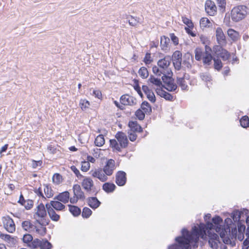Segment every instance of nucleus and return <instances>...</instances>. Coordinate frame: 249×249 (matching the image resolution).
I'll return each instance as SVG.
<instances>
[{
  "mask_svg": "<svg viewBox=\"0 0 249 249\" xmlns=\"http://www.w3.org/2000/svg\"><path fill=\"white\" fill-rule=\"evenodd\" d=\"M225 223L226 225L223 224L222 219L216 216L212 218V223L207 222L206 224L200 223L194 226L191 233L185 229H183L182 236L176 238L177 244L169 247L168 249H191L190 244L197 247L196 244L199 238L206 240L207 236L210 247L213 249H217L220 241L219 236L214 232V231L220 235L225 244H231V239L236 237L237 229L235 227H231L233 225V222L230 218H227L225 220Z\"/></svg>",
  "mask_w": 249,
  "mask_h": 249,
  "instance_id": "1",
  "label": "nucleus"
},
{
  "mask_svg": "<svg viewBox=\"0 0 249 249\" xmlns=\"http://www.w3.org/2000/svg\"><path fill=\"white\" fill-rule=\"evenodd\" d=\"M171 61V58L169 55H166L160 59L157 62L158 66H155L153 67V72L159 76L161 75H172V71L170 68Z\"/></svg>",
  "mask_w": 249,
  "mask_h": 249,
  "instance_id": "2",
  "label": "nucleus"
},
{
  "mask_svg": "<svg viewBox=\"0 0 249 249\" xmlns=\"http://www.w3.org/2000/svg\"><path fill=\"white\" fill-rule=\"evenodd\" d=\"M247 14V7L244 5H238L232 9L231 19L235 22H238L244 18Z\"/></svg>",
  "mask_w": 249,
  "mask_h": 249,
  "instance_id": "3",
  "label": "nucleus"
},
{
  "mask_svg": "<svg viewBox=\"0 0 249 249\" xmlns=\"http://www.w3.org/2000/svg\"><path fill=\"white\" fill-rule=\"evenodd\" d=\"M83 188L90 194L96 193L95 187L93 180L89 177L85 178L81 183Z\"/></svg>",
  "mask_w": 249,
  "mask_h": 249,
  "instance_id": "4",
  "label": "nucleus"
},
{
  "mask_svg": "<svg viewBox=\"0 0 249 249\" xmlns=\"http://www.w3.org/2000/svg\"><path fill=\"white\" fill-rule=\"evenodd\" d=\"M72 189L74 196L70 198V202L71 203H76L79 199H83L85 198L84 194L79 185H74Z\"/></svg>",
  "mask_w": 249,
  "mask_h": 249,
  "instance_id": "5",
  "label": "nucleus"
},
{
  "mask_svg": "<svg viewBox=\"0 0 249 249\" xmlns=\"http://www.w3.org/2000/svg\"><path fill=\"white\" fill-rule=\"evenodd\" d=\"M43 187L45 196H44L43 194V189L42 187H39L38 189H35V193L38 196L42 197V198L44 199H46V198L52 197L53 195V193L51 187H50L48 185H44Z\"/></svg>",
  "mask_w": 249,
  "mask_h": 249,
  "instance_id": "6",
  "label": "nucleus"
},
{
  "mask_svg": "<svg viewBox=\"0 0 249 249\" xmlns=\"http://www.w3.org/2000/svg\"><path fill=\"white\" fill-rule=\"evenodd\" d=\"M172 75L162 76L161 78L165 84L164 88L169 91H175L177 89V85L171 78Z\"/></svg>",
  "mask_w": 249,
  "mask_h": 249,
  "instance_id": "7",
  "label": "nucleus"
},
{
  "mask_svg": "<svg viewBox=\"0 0 249 249\" xmlns=\"http://www.w3.org/2000/svg\"><path fill=\"white\" fill-rule=\"evenodd\" d=\"M2 221L4 228L8 232L13 233L15 231L16 226L14 222L9 216H3Z\"/></svg>",
  "mask_w": 249,
  "mask_h": 249,
  "instance_id": "8",
  "label": "nucleus"
},
{
  "mask_svg": "<svg viewBox=\"0 0 249 249\" xmlns=\"http://www.w3.org/2000/svg\"><path fill=\"white\" fill-rule=\"evenodd\" d=\"M116 168L115 161L112 159H109L107 161L102 169L107 176H110L113 174Z\"/></svg>",
  "mask_w": 249,
  "mask_h": 249,
  "instance_id": "9",
  "label": "nucleus"
},
{
  "mask_svg": "<svg viewBox=\"0 0 249 249\" xmlns=\"http://www.w3.org/2000/svg\"><path fill=\"white\" fill-rule=\"evenodd\" d=\"M213 51L217 56L220 57L224 61L228 60L230 57V53L223 49L222 46H214Z\"/></svg>",
  "mask_w": 249,
  "mask_h": 249,
  "instance_id": "10",
  "label": "nucleus"
},
{
  "mask_svg": "<svg viewBox=\"0 0 249 249\" xmlns=\"http://www.w3.org/2000/svg\"><path fill=\"white\" fill-rule=\"evenodd\" d=\"M205 9L206 13L210 16H213L217 13V7L214 2L207 0L205 2Z\"/></svg>",
  "mask_w": 249,
  "mask_h": 249,
  "instance_id": "11",
  "label": "nucleus"
},
{
  "mask_svg": "<svg viewBox=\"0 0 249 249\" xmlns=\"http://www.w3.org/2000/svg\"><path fill=\"white\" fill-rule=\"evenodd\" d=\"M182 53L180 52L177 51L172 55V61L176 70H179L181 66Z\"/></svg>",
  "mask_w": 249,
  "mask_h": 249,
  "instance_id": "12",
  "label": "nucleus"
},
{
  "mask_svg": "<svg viewBox=\"0 0 249 249\" xmlns=\"http://www.w3.org/2000/svg\"><path fill=\"white\" fill-rule=\"evenodd\" d=\"M91 173L93 177L97 178L102 182H105L108 179L107 176L104 173L101 168L96 169L91 171Z\"/></svg>",
  "mask_w": 249,
  "mask_h": 249,
  "instance_id": "13",
  "label": "nucleus"
},
{
  "mask_svg": "<svg viewBox=\"0 0 249 249\" xmlns=\"http://www.w3.org/2000/svg\"><path fill=\"white\" fill-rule=\"evenodd\" d=\"M115 138L117 139L120 146L122 148H124L127 147L128 140L126 135L124 133L122 132H118L115 135Z\"/></svg>",
  "mask_w": 249,
  "mask_h": 249,
  "instance_id": "14",
  "label": "nucleus"
},
{
  "mask_svg": "<svg viewBox=\"0 0 249 249\" xmlns=\"http://www.w3.org/2000/svg\"><path fill=\"white\" fill-rule=\"evenodd\" d=\"M216 40L220 46H224L226 44V36L220 27L216 28L215 31Z\"/></svg>",
  "mask_w": 249,
  "mask_h": 249,
  "instance_id": "15",
  "label": "nucleus"
},
{
  "mask_svg": "<svg viewBox=\"0 0 249 249\" xmlns=\"http://www.w3.org/2000/svg\"><path fill=\"white\" fill-rule=\"evenodd\" d=\"M34 231L32 232L36 233L41 236H43L46 232V229L41 223L39 220H36L34 226Z\"/></svg>",
  "mask_w": 249,
  "mask_h": 249,
  "instance_id": "16",
  "label": "nucleus"
},
{
  "mask_svg": "<svg viewBox=\"0 0 249 249\" xmlns=\"http://www.w3.org/2000/svg\"><path fill=\"white\" fill-rule=\"evenodd\" d=\"M46 211L44 205L40 203L36 208V212L34 214V217L36 220L44 218L46 215Z\"/></svg>",
  "mask_w": 249,
  "mask_h": 249,
  "instance_id": "17",
  "label": "nucleus"
},
{
  "mask_svg": "<svg viewBox=\"0 0 249 249\" xmlns=\"http://www.w3.org/2000/svg\"><path fill=\"white\" fill-rule=\"evenodd\" d=\"M120 101L124 105L132 106L136 104V100L132 96L125 94L121 97Z\"/></svg>",
  "mask_w": 249,
  "mask_h": 249,
  "instance_id": "18",
  "label": "nucleus"
},
{
  "mask_svg": "<svg viewBox=\"0 0 249 249\" xmlns=\"http://www.w3.org/2000/svg\"><path fill=\"white\" fill-rule=\"evenodd\" d=\"M126 181V174L124 171H119L116 174V183L120 186H124Z\"/></svg>",
  "mask_w": 249,
  "mask_h": 249,
  "instance_id": "19",
  "label": "nucleus"
},
{
  "mask_svg": "<svg viewBox=\"0 0 249 249\" xmlns=\"http://www.w3.org/2000/svg\"><path fill=\"white\" fill-rule=\"evenodd\" d=\"M142 89L146 95L148 100L152 103H155L156 101V97L153 91L149 89L147 86H143Z\"/></svg>",
  "mask_w": 249,
  "mask_h": 249,
  "instance_id": "20",
  "label": "nucleus"
},
{
  "mask_svg": "<svg viewBox=\"0 0 249 249\" xmlns=\"http://www.w3.org/2000/svg\"><path fill=\"white\" fill-rule=\"evenodd\" d=\"M58 201H61L65 204L68 202L70 198V193L68 191H65L59 194L56 197L54 198Z\"/></svg>",
  "mask_w": 249,
  "mask_h": 249,
  "instance_id": "21",
  "label": "nucleus"
},
{
  "mask_svg": "<svg viewBox=\"0 0 249 249\" xmlns=\"http://www.w3.org/2000/svg\"><path fill=\"white\" fill-rule=\"evenodd\" d=\"M244 213L247 215L249 213V211L247 209H244L242 212H240L238 210L234 211L231 213V217H232L234 222H236L240 220L241 214H243Z\"/></svg>",
  "mask_w": 249,
  "mask_h": 249,
  "instance_id": "22",
  "label": "nucleus"
},
{
  "mask_svg": "<svg viewBox=\"0 0 249 249\" xmlns=\"http://www.w3.org/2000/svg\"><path fill=\"white\" fill-rule=\"evenodd\" d=\"M155 90L158 95L167 100L171 101L173 99V96L171 94L163 90L162 89L156 88Z\"/></svg>",
  "mask_w": 249,
  "mask_h": 249,
  "instance_id": "23",
  "label": "nucleus"
},
{
  "mask_svg": "<svg viewBox=\"0 0 249 249\" xmlns=\"http://www.w3.org/2000/svg\"><path fill=\"white\" fill-rule=\"evenodd\" d=\"M128 126L130 130L128 131L132 132H140L142 131L141 126L137 123L136 121H130L128 123Z\"/></svg>",
  "mask_w": 249,
  "mask_h": 249,
  "instance_id": "24",
  "label": "nucleus"
},
{
  "mask_svg": "<svg viewBox=\"0 0 249 249\" xmlns=\"http://www.w3.org/2000/svg\"><path fill=\"white\" fill-rule=\"evenodd\" d=\"M148 82L157 87V88L162 89L163 87L161 81L160 79L155 77L153 75H151L148 80Z\"/></svg>",
  "mask_w": 249,
  "mask_h": 249,
  "instance_id": "25",
  "label": "nucleus"
},
{
  "mask_svg": "<svg viewBox=\"0 0 249 249\" xmlns=\"http://www.w3.org/2000/svg\"><path fill=\"white\" fill-rule=\"evenodd\" d=\"M200 27L204 29L212 26V22L207 18H202L200 20Z\"/></svg>",
  "mask_w": 249,
  "mask_h": 249,
  "instance_id": "26",
  "label": "nucleus"
},
{
  "mask_svg": "<svg viewBox=\"0 0 249 249\" xmlns=\"http://www.w3.org/2000/svg\"><path fill=\"white\" fill-rule=\"evenodd\" d=\"M34 226L30 221H24L22 223V227L25 231L32 232L34 231Z\"/></svg>",
  "mask_w": 249,
  "mask_h": 249,
  "instance_id": "27",
  "label": "nucleus"
},
{
  "mask_svg": "<svg viewBox=\"0 0 249 249\" xmlns=\"http://www.w3.org/2000/svg\"><path fill=\"white\" fill-rule=\"evenodd\" d=\"M170 42V39L168 37L164 36L160 38V46L162 50H167L168 47V45Z\"/></svg>",
  "mask_w": 249,
  "mask_h": 249,
  "instance_id": "28",
  "label": "nucleus"
},
{
  "mask_svg": "<svg viewBox=\"0 0 249 249\" xmlns=\"http://www.w3.org/2000/svg\"><path fill=\"white\" fill-rule=\"evenodd\" d=\"M59 201H51V204L53 208V209H55L56 211H62L63 210L65 206L62 203L60 202Z\"/></svg>",
  "mask_w": 249,
  "mask_h": 249,
  "instance_id": "29",
  "label": "nucleus"
},
{
  "mask_svg": "<svg viewBox=\"0 0 249 249\" xmlns=\"http://www.w3.org/2000/svg\"><path fill=\"white\" fill-rule=\"evenodd\" d=\"M115 188V184L109 182L105 183L103 185V189L107 193L113 192Z\"/></svg>",
  "mask_w": 249,
  "mask_h": 249,
  "instance_id": "30",
  "label": "nucleus"
},
{
  "mask_svg": "<svg viewBox=\"0 0 249 249\" xmlns=\"http://www.w3.org/2000/svg\"><path fill=\"white\" fill-rule=\"evenodd\" d=\"M228 36L233 40L236 41L239 37V33L232 29H229L227 31Z\"/></svg>",
  "mask_w": 249,
  "mask_h": 249,
  "instance_id": "31",
  "label": "nucleus"
},
{
  "mask_svg": "<svg viewBox=\"0 0 249 249\" xmlns=\"http://www.w3.org/2000/svg\"><path fill=\"white\" fill-rule=\"evenodd\" d=\"M89 205L93 209H96L98 207L100 204V202L96 197H91L88 201Z\"/></svg>",
  "mask_w": 249,
  "mask_h": 249,
  "instance_id": "32",
  "label": "nucleus"
},
{
  "mask_svg": "<svg viewBox=\"0 0 249 249\" xmlns=\"http://www.w3.org/2000/svg\"><path fill=\"white\" fill-rule=\"evenodd\" d=\"M0 237L2 239L10 243L11 245L15 244L16 240L10 235L0 234Z\"/></svg>",
  "mask_w": 249,
  "mask_h": 249,
  "instance_id": "33",
  "label": "nucleus"
},
{
  "mask_svg": "<svg viewBox=\"0 0 249 249\" xmlns=\"http://www.w3.org/2000/svg\"><path fill=\"white\" fill-rule=\"evenodd\" d=\"M105 142V140L103 135H99L97 136L94 141L95 144L98 147L103 146Z\"/></svg>",
  "mask_w": 249,
  "mask_h": 249,
  "instance_id": "34",
  "label": "nucleus"
},
{
  "mask_svg": "<svg viewBox=\"0 0 249 249\" xmlns=\"http://www.w3.org/2000/svg\"><path fill=\"white\" fill-rule=\"evenodd\" d=\"M142 110L145 114L149 113L151 111V107L149 103L146 101L142 102L141 105Z\"/></svg>",
  "mask_w": 249,
  "mask_h": 249,
  "instance_id": "35",
  "label": "nucleus"
},
{
  "mask_svg": "<svg viewBox=\"0 0 249 249\" xmlns=\"http://www.w3.org/2000/svg\"><path fill=\"white\" fill-rule=\"evenodd\" d=\"M177 83L182 90H186L187 89V82L184 78H178Z\"/></svg>",
  "mask_w": 249,
  "mask_h": 249,
  "instance_id": "36",
  "label": "nucleus"
},
{
  "mask_svg": "<svg viewBox=\"0 0 249 249\" xmlns=\"http://www.w3.org/2000/svg\"><path fill=\"white\" fill-rule=\"evenodd\" d=\"M110 146L113 148V150H116L117 151H121L122 148L119 143H118L117 141L115 140H110Z\"/></svg>",
  "mask_w": 249,
  "mask_h": 249,
  "instance_id": "37",
  "label": "nucleus"
},
{
  "mask_svg": "<svg viewBox=\"0 0 249 249\" xmlns=\"http://www.w3.org/2000/svg\"><path fill=\"white\" fill-rule=\"evenodd\" d=\"M48 214L50 218L54 221H58L60 219L59 215L57 214L53 209H50Z\"/></svg>",
  "mask_w": 249,
  "mask_h": 249,
  "instance_id": "38",
  "label": "nucleus"
},
{
  "mask_svg": "<svg viewBox=\"0 0 249 249\" xmlns=\"http://www.w3.org/2000/svg\"><path fill=\"white\" fill-rule=\"evenodd\" d=\"M195 58L196 60L199 61L201 59H203V56L205 55V53L200 48H196L195 50Z\"/></svg>",
  "mask_w": 249,
  "mask_h": 249,
  "instance_id": "39",
  "label": "nucleus"
},
{
  "mask_svg": "<svg viewBox=\"0 0 249 249\" xmlns=\"http://www.w3.org/2000/svg\"><path fill=\"white\" fill-rule=\"evenodd\" d=\"M138 73L139 75L143 79L146 78L149 75L147 69L144 67H142L138 71Z\"/></svg>",
  "mask_w": 249,
  "mask_h": 249,
  "instance_id": "40",
  "label": "nucleus"
},
{
  "mask_svg": "<svg viewBox=\"0 0 249 249\" xmlns=\"http://www.w3.org/2000/svg\"><path fill=\"white\" fill-rule=\"evenodd\" d=\"M69 207L70 212L74 216H78L81 213V210L78 207L70 205H69Z\"/></svg>",
  "mask_w": 249,
  "mask_h": 249,
  "instance_id": "41",
  "label": "nucleus"
},
{
  "mask_svg": "<svg viewBox=\"0 0 249 249\" xmlns=\"http://www.w3.org/2000/svg\"><path fill=\"white\" fill-rule=\"evenodd\" d=\"M79 106L82 110H85L89 107L90 103L86 99H81L80 100Z\"/></svg>",
  "mask_w": 249,
  "mask_h": 249,
  "instance_id": "42",
  "label": "nucleus"
},
{
  "mask_svg": "<svg viewBox=\"0 0 249 249\" xmlns=\"http://www.w3.org/2000/svg\"><path fill=\"white\" fill-rule=\"evenodd\" d=\"M216 2L219 8V10L221 12H225V8L226 5V0H216Z\"/></svg>",
  "mask_w": 249,
  "mask_h": 249,
  "instance_id": "43",
  "label": "nucleus"
},
{
  "mask_svg": "<svg viewBox=\"0 0 249 249\" xmlns=\"http://www.w3.org/2000/svg\"><path fill=\"white\" fill-rule=\"evenodd\" d=\"M241 125L244 128L248 127L249 126V118L248 116H243L240 121Z\"/></svg>",
  "mask_w": 249,
  "mask_h": 249,
  "instance_id": "44",
  "label": "nucleus"
},
{
  "mask_svg": "<svg viewBox=\"0 0 249 249\" xmlns=\"http://www.w3.org/2000/svg\"><path fill=\"white\" fill-rule=\"evenodd\" d=\"M52 179L53 183L58 184L62 182V176L59 174L55 173L53 175Z\"/></svg>",
  "mask_w": 249,
  "mask_h": 249,
  "instance_id": "45",
  "label": "nucleus"
},
{
  "mask_svg": "<svg viewBox=\"0 0 249 249\" xmlns=\"http://www.w3.org/2000/svg\"><path fill=\"white\" fill-rule=\"evenodd\" d=\"M212 58L213 57L211 53H207V54H205L203 57V63L205 64L210 65Z\"/></svg>",
  "mask_w": 249,
  "mask_h": 249,
  "instance_id": "46",
  "label": "nucleus"
},
{
  "mask_svg": "<svg viewBox=\"0 0 249 249\" xmlns=\"http://www.w3.org/2000/svg\"><path fill=\"white\" fill-rule=\"evenodd\" d=\"M182 22L187 26V27H189L190 28H193L194 27V24L191 19L186 17H182Z\"/></svg>",
  "mask_w": 249,
  "mask_h": 249,
  "instance_id": "47",
  "label": "nucleus"
},
{
  "mask_svg": "<svg viewBox=\"0 0 249 249\" xmlns=\"http://www.w3.org/2000/svg\"><path fill=\"white\" fill-rule=\"evenodd\" d=\"M90 166V163H89V161H84L81 162V169L83 172H87L89 169Z\"/></svg>",
  "mask_w": 249,
  "mask_h": 249,
  "instance_id": "48",
  "label": "nucleus"
},
{
  "mask_svg": "<svg viewBox=\"0 0 249 249\" xmlns=\"http://www.w3.org/2000/svg\"><path fill=\"white\" fill-rule=\"evenodd\" d=\"M92 211L87 207H85L82 212V216L84 218H88L91 214Z\"/></svg>",
  "mask_w": 249,
  "mask_h": 249,
  "instance_id": "49",
  "label": "nucleus"
},
{
  "mask_svg": "<svg viewBox=\"0 0 249 249\" xmlns=\"http://www.w3.org/2000/svg\"><path fill=\"white\" fill-rule=\"evenodd\" d=\"M52 247V244L47 240L41 242L40 248L41 249H51Z\"/></svg>",
  "mask_w": 249,
  "mask_h": 249,
  "instance_id": "50",
  "label": "nucleus"
},
{
  "mask_svg": "<svg viewBox=\"0 0 249 249\" xmlns=\"http://www.w3.org/2000/svg\"><path fill=\"white\" fill-rule=\"evenodd\" d=\"M214 68L217 70H220L222 67V63L220 60L218 59H213Z\"/></svg>",
  "mask_w": 249,
  "mask_h": 249,
  "instance_id": "51",
  "label": "nucleus"
},
{
  "mask_svg": "<svg viewBox=\"0 0 249 249\" xmlns=\"http://www.w3.org/2000/svg\"><path fill=\"white\" fill-rule=\"evenodd\" d=\"M139 22L138 19L133 16H130V19L128 20L129 24L132 26H137Z\"/></svg>",
  "mask_w": 249,
  "mask_h": 249,
  "instance_id": "52",
  "label": "nucleus"
},
{
  "mask_svg": "<svg viewBox=\"0 0 249 249\" xmlns=\"http://www.w3.org/2000/svg\"><path fill=\"white\" fill-rule=\"evenodd\" d=\"M145 114L141 109L137 110L135 113L136 117L140 120H142L144 118Z\"/></svg>",
  "mask_w": 249,
  "mask_h": 249,
  "instance_id": "53",
  "label": "nucleus"
},
{
  "mask_svg": "<svg viewBox=\"0 0 249 249\" xmlns=\"http://www.w3.org/2000/svg\"><path fill=\"white\" fill-rule=\"evenodd\" d=\"M200 76L202 80L204 81L210 82L211 80V77L208 73H202Z\"/></svg>",
  "mask_w": 249,
  "mask_h": 249,
  "instance_id": "54",
  "label": "nucleus"
},
{
  "mask_svg": "<svg viewBox=\"0 0 249 249\" xmlns=\"http://www.w3.org/2000/svg\"><path fill=\"white\" fill-rule=\"evenodd\" d=\"M143 61L146 65L149 64L152 62L153 60L151 58L150 53H146Z\"/></svg>",
  "mask_w": 249,
  "mask_h": 249,
  "instance_id": "55",
  "label": "nucleus"
},
{
  "mask_svg": "<svg viewBox=\"0 0 249 249\" xmlns=\"http://www.w3.org/2000/svg\"><path fill=\"white\" fill-rule=\"evenodd\" d=\"M22 240L24 243H30L33 240V237L31 234H26L23 236Z\"/></svg>",
  "mask_w": 249,
  "mask_h": 249,
  "instance_id": "56",
  "label": "nucleus"
},
{
  "mask_svg": "<svg viewBox=\"0 0 249 249\" xmlns=\"http://www.w3.org/2000/svg\"><path fill=\"white\" fill-rule=\"evenodd\" d=\"M71 169L74 173L77 178L83 177V176L80 174L79 170L75 166H71Z\"/></svg>",
  "mask_w": 249,
  "mask_h": 249,
  "instance_id": "57",
  "label": "nucleus"
},
{
  "mask_svg": "<svg viewBox=\"0 0 249 249\" xmlns=\"http://www.w3.org/2000/svg\"><path fill=\"white\" fill-rule=\"evenodd\" d=\"M27 210L30 209L33 206V202L32 200H28L23 205Z\"/></svg>",
  "mask_w": 249,
  "mask_h": 249,
  "instance_id": "58",
  "label": "nucleus"
},
{
  "mask_svg": "<svg viewBox=\"0 0 249 249\" xmlns=\"http://www.w3.org/2000/svg\"><path fill=\"white\" fill-rule=\"evenodd\" d=\"M41 241L38 239L34 240L30 245V246L33 248H36L38 246H40Z\"/></svg>",
  "mask_w": 249,
  "mask_h": 249,
  "instance_id": "59",
  "label": "nucleus"
},
{
  "mask_svg": "<svg viewBox=\"0 0 249 249\" xmlns=\"http://www.w3.org/2000/svg\"><path fill=\"white\" fill-rule=\"evenodd\" d=\"M170 37L171 38V40L173 42L175 45H177L178 44V39L177 36H176L174 34H170Z\"/></svg>",
  "mask_w": 249,
  "mask_h": 249,
  "instance_id": "60",
  "label": "nucleus"
},
{
  "mask_svg": "<svg viewBox=\"0 0 249 249\" xmlns=\"http://www.w3.org/2000/svg\"><path fill=\"white\" fill-rule=\"evenodd\" d=\"M246 235L248 236L247 238L244 241V245L248 246V249H249V227L247 229Z\"/></svg>",
  "mask_w": 249,
  "mask_h": 249,
  "instance_id": "61",
  "label": "nucleus"
},
{
  "mask_svg": "<svg viewBox=\"0 0 249 249\" xmlns=\"http://www.w3.org/2000/svg\"><path fill=\"white\" fill-rule=\"evenodd\" d=\"M93 95L99 99H100L102 97V94L101 92L99 90H94L93 91Z\"/></svg>",
  "mask_w": 249,
  "mask_h": 249,
  "instance_id": "62",
  "label": "nucleus"
},
{
  "mask_svg": "<svg viewBox=\"0 0 249 249\" xmlns=\"http://www.w3.org/2000/svg\"><path fill=\"white\" fill-rule=\"evenodd\" d=\"M128 133L129 134V139L131 141L133 142L136 140L137 135L135 134L134 132L128 131Z\"/></svg>",
  "mask_w": 249,
  "mask_h": 249,
  "instance_id": "63",
  "label": "nucleus"
},
{
  "mask_svg": "<svg viewBox=\"0 0 249 249\" xmlns=\"http://www.w3.org/2000/svg\"><path fill=\"white\" fill-rule=\"evenodd\" d=\"M42 161L41 160L36 161L33 160L32 163V166L34 168H36L38 166L41 165Z\"/></svg>",
  "mask_w": 249,
  "mask_h": 249,
  "instance_id": "64",
  "label": "nucleus"
}]
</instances>
